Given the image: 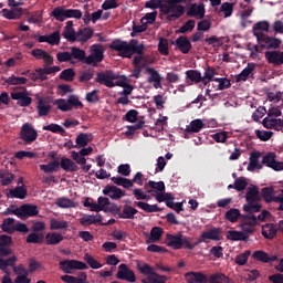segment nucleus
Listing matches in <instances>:
<instances>
[{
    "instance_id": "nucleus-1",
    "label": "nucleus",
    "mask_w": 283,
    "mask_h": 283,
    "mask_svg": "<svg viewBox=\"0 0 283 283\" xmlns=\"http://www.w3.org/2000/svg\"><path fill=\"white\" fill-rule=\"evenodd\" d=\"M245 200L248 205H243V211L245 213H260L262 205H260V189L258 186L249 187L245 193Z\"/></svg>"
},
{
    "instance_id": "nucleus-2",
    "label": "nucleus",
    "mask_w": 283,
    "mask_h": 283,
    "mask_svg": "<svg viewBox=\"0 0 283 283\" xmlns=\"http://www.w3.org/2000/svg\"><path fill=\"white\" fill-rule=\"evenodd\" d=\"M187 0H167L168 4H163L160 7V12L167 14L168 21H174V19H180L185 14V7L178 3H185Z\"/></svg>"
},
{
    "instance_id": "nucleus-3",
    "label": "nucleus",
    "mask_w": 283,
    "mask_h": 283,
    "mask_svg": "<svg viewBox=\"0 0 283 283\" xmlns=\"http://www.w3.org/2000/svg\"><path fill=\"white\" fill-rule=\"evenodd\" d=\"M166 242L168 247H171L175 250L182 249L185 247L189 251H193L196 244H191V241L182 234H167Z\"/></svg>"
},
{
    "instance_id": "nucleus-4",
    "label": "nucleus",
    "mask_w": 283,
    "mask_h": 283,
    "mask_svg": "<svg viewBox=\"0 0 283 283\" xmlns=\"http://www.w3.org/2000/svg\"><path fill=\"white\" fill-rule=\"evenodd\" d=\"M90 55L85 59L86 65H93V67H98V63L105 59V49L102 44H92L90 48Z\"/></svg>"
},
{
    "instance_id": "nucleus-5",
    "label": "nucleus",
    "mask_w": 283,
    "mask_h": 283,
    "mask_svg": "<svg viewBox=\"0 0 283 283\" xmlns=\"http://www.w3.org/2000/svg\"><path fill=\"white\" fill-rule=\"evenodd\" d=\"M11 213L20 218V220H28V218L39 216V207L36 205L23 203L19 208L12 210Z\"/></svg>"
},
{
    "instance_id": "nucleus-6",
    "label": "nucleus",
    "mask_w": 283,
    "mask_h": 283,
    "mask_svg": "<svg viewBox=\"0 0 283 283\" xmlns=\"http://www.w3.org/2000/svg\"><path fill=\"white\" fill-rule=\"evenodd\" d=\"M256 43L260 45L261 50H269V52L279 50L280 45H282V39L271 36L269 34L261 35Z\"/></svg>"
},
{
    "instance_id": "nucleus-7",
    "label": "nucleus",
    "mask_w": 283,
    "mask_h": 283,
    "mask_svg": "<svg viewBox=\"0 0 283 283\" xmlns=\"http://www.w3.org/2000/svg\"><path fill=\"white\" fill-rule=\"evenodd\" d=\"M17 264V256H10L9 259H0V271L8 272V266H13L15 275H28V270L23 264L14 266Z\"/></svg>"
},
{
    "instance_id": "nucleus-8",
    "label": "nucleus",
    "mask_w": 283,
    "mask_h": 283,
    "mask_svg": "<svg viewBox=\"0 0 283 283\" xmlns=\"http://www.w3.org/2000/svg\"><path fill=\"white\" fill-rule=\"evenodd\" d=\"M249 214H242L241 217V224H247L248 227H258L260 222H264L266 218H269V211L263 210L259 216H255L253 213L255 212H248Z\"/></svg>"
},
{
    "instance_id": "nucleus-9",
    "label": "nucleus",
    "mask_w": 283,
    "mask_h": 283,
    "mask_svg": "<svg viewBox=\"0 0 283 283\" xmlns=\"http://www.w3.org/2000/svg\"><path fill=\"white\" fill-rule=\"evenodd\" d=\"M109 49L118 52L123 59H132V41L129 43L120 40H114Z\"/></svg>"
},
{
    "instance_id": "nucleus-10",
    "label": "nucleus",
    "mask_w": 283,
    "mask_h": 283,
    "mask_svg": "<svg viewBox=\"0 0 283 283\" xmlns=\"http://www.w3.org/2000/svg\"><path fill=\"white\" fill-rule=\"evenodd\" d=\"M114 81H118V74L112 71L98 72L95 77V83L105 87H114Z\"/></svg>"
},
{
    "instance_id": "nucleus-11",
    "label": "nucleus",
    "mask_w": 283,
    "mask_h": 283,
    "mask_svg": "<svg viewBox=\"0 0 283 283\" xmlns=\"http://www.w3.org/2000/svg\"><path fill=\"white\" fill-rule=\"evenodd\" d=\"M60 266L63 273H72V271H85L87 270V264L83 261L77 260H63L60 261Z\"/></svg>"
},
{
    "instance_id": "nucleus-12",
    "label": "nucleus",
    "mask_w": 283,
    "mask_h": 283,
    "mask_svg": "<svg viewBox=\"0 0 283 283\" xmlns=\"http://www.w3.org/2000/svg\"><path fill=\"white\" fill-rule=\"evenodd\" d=\"M20 138L27 143V145H32V143L39 138V133H36V129H34L31 124L25 123L21 127Z\"/></svg>"
},
{
    "instance_id": "nucleus-13",
    "label": "nucleus",
    "mask_w": 283,
    "mask_h": 283,
    "mask_svg": "<svg viewBox=\"0 0 283 283\" xmlns=\"http://www.w3.org/2000/svg\"><path fill=\"white\" fill-rule=\"evenodd\" d=\"M209 240L220 242V240H222V228H210L209 230L203 231L199 238V244L202 242L209 244Z\"/></svg>"
},
{
    "instance_id": "nucleus-14",
    "label": "nucleus",
    "mask_w": 283,
    "mask_h": 283,
    "mask_svg": "<svg viewBox=\"0 0 283 283\" xmlns=\"http://www.w3.org/2000/svg\"><path fill=\"white\" fill-rule=\"evenodd\" d=\"M277 155L275 153H268L262 157V166L269 167L274 171H283V161H277Z\"/></svg>"
},
{
    "instance_id": "nucleus-15",
    "label": "nucleus",
    "mask_w": 283,
    "mask_h": 283,
    "mask_svg": "<svg viewBox=\"0 0 283 283\" xmlns=\"http://www.w3.org/2000/svg\"><path fill=\"white\" fill-rule=\"evenodd\" d=\"M264 57L270 65H274L275 67L283 65V51H277V49L274 51H265Z\"/></svg>"
},
{
    "instance_id": "nucleus-16",
    "label": "nucleus",
    "mask_w": 283,
    "mask_h": 283,
    "mask_svg": "<svg viewBox=\"0 0 283 283\" xmlns=\"http://www.w3.org/2000/svg\"><path fill=\"white\" fill-rule=\"evenodd\" d=\"M116 277L117 280H125L130 283L136 282V273H134V270H130L125 263H122L118 266Z\"/></svg>"
},
{
    "instance_id": "nucleus-17",
    "label": "nucleus",
    "mask_w": 283,
    "mask_h": 283,
    "mask_svg": "<svg viewBox=\"0 0 283 283\" xmlns=\"http://www.w3.org/2000/svg\"><path fill=\"white\" fill-rule=\"evenodd\" d=\"M146 74H149L147 81L148 83H153L155 90H160V87H163V76L156 69L149 66L146 67Z\"/></svg>"
},
{
    "instance_id": "nucleus-18",
    "label": "nucleus",
    "mask_w": 283,
    "mask_h": 283,
    "mask_svg": "<svg viewBox=\"0 0 283 283\" xmlns=\"http://www.w3.org/2000/svg\"><path fill=\"white\" fill-rule=\"evenodd\" d=\"M31 55H33L36 61H44L45 65H52L54 63V57L43 49H33Z\"/></svg>"
},
{
    "instance_id": "nucleus-19",
    "label": "nucleus",
    "mask_w": 283,
    "mask_h": 283,
    "mask_svg": "<svg viewBox=\"0 0 283 283\" xmlns=\"http://www.w3.org/2000/svg\"><path fill=\"white\" fill-rule=\"evenodd\" d=\"M104 196H109L112 200H120V198H125V191L116 186H105L103 189Z\"/></svg>"
},
{
    "instance_id": "nucleus-20",
    "label": "nucleus",
    "mask_w": 283,
    "mask_h": 283,
    "mask_svg": "<svg viewBox=\"0 0 283 283\" xmlns=\"http://www.w3.org/2000/svg\"><path fill=\"white\" fill-rule=\"evenodd\" d=\"M176 49L180 51L181 54H189L191 52V41L185 35H180L175 41Z\"/></svg>"
},
{
    "instance_id": "nucleus-21",
    "label": "nucleus",
    "mask_w": 283,
    "mask_h": 283,
    "mask_svg": "<svg viewBox=\"0 0 283 283\" xmlns=\"http://www.w3.org/2000/svg\"><path fill=\"white\" fill-rule=\"evenodd\" d=\"M277 231H280L279 226L276 227L274 223H265L262 226L261 234L265 240H273L276 238Z\"/></svg>"
},
{
    "instance_id": "nucleus-22",
    "label": "nucleus",
    "mask_w": 283,
    "mask_h": 283,
    "mask_svg": "<svg viewBox=\"0 0 283 283\" xmlns=\"http://www.w3.org/2000/svg\"><path fill=\"white\" fill-rule=\"evenodd\" d=\"M270 28H271V24L269 23V21H259L253 25L252 32L255 39L258 40L261 36H266V33L264 32H269Z\"/></svg>"
},
{
    "instance_id": "nucleus-23",
    "label": "nucleus",
    "mask_w": 283,
    "mask_h": 283,
    "mask_svg": "<svg viewBox=\"0 0 283 283\" xmlns=\"http://www.w3.org/2000/svg\"><path fill=\"white\" fill-rule=\"evenodd\" d=\"M252 258L253 260H256L258 262H263L264 264H269L270 262H277V255H269V253L262 250L254 251Z\"/></svg>"
},
{
    "instance_id": "nucleus-24",
    "label": "nucleus",
    "mask_w": 283,
    "mask_h": 283,
    "mask_svg": "<svg viewBox=\"0 0 283 283\" xmlns=\"http://www.w3.org/2000/svg\"><path fill=\"white\" fill-rule=\"evenodd\" d=\"M185 277L188 283H209V276L202 272H187Z\"/></svg>"
},
{
    "instance_id": "nucleus-25",
    "label": "nucleus",
    "mask_w": 283,
    "mask_h": 283,
    "mask_svg": "<svg viewBox=\"0 0 283 283\" xmlns=\"http://www.w3.org/2000/svg\"><path fill=\"white\" fill-rule=\"evenodd\" d=\"M11 98L12 101H18L20 107H29V105H32V97L28 96L25 92L11 93Z\"/></svg>"
},
{
    "instance_id": "nucleus-26",
    "label": "nucleus",
    "mask_w": 283,
    "mask_h": 283,
    "mask_svg": "<svg viewBox=\"0 0 283 283\" xmlns=\"http://www.w3.org/2000/svg\"><path fill=\"white\" fill-rule=\"evenodd\" d=\"M103 222V216L101 214H86L80 219L82 227H90L92 224H101Z\"/></svg>"
},
{
    "instance_id": "nucleus-27",
    "label": "nucleus",
    "mask_w": 283,
    "mask_h": 283,
    "mask_svg": "<svg viewBox=\"0 0 283 283\" xmlns=\"http://www.w3.org/2000/svg\"><path fill=\"white\" fill-rule=\"evenodd\" d=\"M92 36H94V30L92 28H83L76 32L75 41L87 43Z\"/></svg>"
},
{
    "instance_id": "nucleus-28",
    "label": "nucleus",
    "mask_w": 283,
    "mask_h": 283,
    "mask_svg": "<svg viewBox=\"0 0 283 283\" xmlns=\"http://www.w3.org/2000/svg\"><path fill=\"white\" fill-rule=\"evenodd\" d=\"M134 207H138V209H142L146 213H158V211H163V208H159L158 205H149L145 201H135Z\"/></svg>"
},
{
    "instance_id": "nucleus-29",
    "label": "nucleus",
    "mask_w": 283,
    "mask_h": 283,
    "mask_svg": "<svg viewBox=\"0 0 283 283\" xmlns=\"http://www.w3.org/2000/svg\"><path fill=\"white\" fill-rule=\"evenodd\" d=\"M254 71L255 64L248 63L247 67L243 69L241 73L235 76L237 83H242V81H249V77L253 74Z\"/></svg>"
},
{
    "instance_id": "nucleus-30",
    "label": "nucleus",
    "mask_w": 283,
    "mask_h": 283,
    "mask_svg": "<svg viewBox=\"0 0 283 283\" xmlns=\"http://www.w3.org/2000/svg\"><path fill=\"white\" fill-rule=\"evenodd\" d=\"M260 156H262V153L260 151H253L250 154L248 171H255V169H262V164H260Z\"/></svg>"
},
{
    "instance_id": "nucleus-31",
    "label": "nucleus",
    "mask_w": 283,
    "mask_h": 283,
    "mask_svg": "<svg viewBox=\"0 0 283 283\" xmlns=\"http://www.w3.org/2000/svg\"><path fill=\"white\" fill-rule=\"evenodd\" d=\"M62 36H64L66 39V41H70L71 43L76 42V31H74V22L73 21L66 22V25L64 28Z\"/></svg>"
},
{
    "instance_id": "nucleus-32",
    "label": "nucleus",
    "mask_w": 283,
    "mask_h": 283,
    "mask_svg": "<svg viewBox=\"0 0 283 283\" xmlns=\"http://www.w3.org/2000/svg\"><path fill=\"white\" fill-rule=\"evenodd\" d=\"M36 109H38L39 116H48V114L52 112V106L50 105V103H48V101H45V98L39 97Z\"/></svg>"
},
{
    "instance_id": "nucleus-33",
    "label": "nucleus",
    "mask_w": 283,
    "mask_h": 283,
    "mask_svg": "<svg viewBox=\"0 0 283 283\" xmlns=\"http://www.w3.org/2000/svg\"><path fill=\"white\" fill-rule=\"evenodd\" d=\"M50 17H53L55 21H60V23H63V21L67 19V9L63 6L55 7L50 13Z\"/></svg>"
},
{
    "instance_id": "nucleus-34",
    "label": "nucleus",
    "mask_w": 283,
    "mask_h": 283,
    "mask_svg": "<svg viewBox=\"0 0 283 283\" xmlns=\"http://www.w3.org/2000/svg\"><path fill=\"white\" fill-rule=\"evenodd\" d=\"M62 240H64L63 234L57 232H48L45 235L48 247H56V244H61Z\"/></svg>"
},
{
    "instance_id": "nucleus-35",
    "label": "nucleus",
    "mask_w": 283,
    "mask_h": 283,
    "mask_svg": "<svg viewBox=\"0 0 283 283\" xmlns=\"http://www.w3.org/2000/svg\"><path fill=\"white\" fill-rule=\"evenodd\" d=\"M263 127L265 129H274L275 132H282L283 129L280 118L265 117L263 119Z\"/></svg>"
},
{
    "instance_id": "nucleus-36",
    "label": "nucleus",
    "mask_w": 283,
    "mask_h": 283,
    "mask_svg": "<svg viewBox=\"0 0 283 283\" xmlns=\"http://www.w3.org/2000/svg\"><path fill=\"white\" fill-rule=\"evenodd\" d=\"M136 213H138V209L129 206V205H125L123 207L122 212L119 213V219L122 220H134Z\"/></svg>"
},
{
    "instance_id": "nucleus-37",
    "label": "nucleus",
    "mask_w": 283,
    "mask_h": 283,
    "mask_svg": "<svg viewBox=\"0 0 283 283\" xmlns=\"http://www.w3.org/2000/svg\"><path fill=\"white\" fill-rule=\"evenodd\" d=\"M28 196V189L23 186H17L14 189H10L7 198H18L19 200H25Z\"/></svg>"
},
{
    "instance_id": "nucleus-38",
    "label": "nucleus",
    "mask_w": 283,
    "mask_h": 283,
    "mask_svg": "<svg viewBox=\"0 0 283 283\" xmlns=\"http://www.w3.org/2000/svg\"><path fill=\"white\" fill-rule=\"evenodd\" d=\"M201 129H205L202 119H193L186 126V134H198Z\"/></svg>"
},
{
    "instance_id": "nucleus-39",
    "label": "nucleus",
    "mask_w": 283,
    "mask_h": 283,
    "mask_svg": "<svg viewBox=\"0 0 283 283\" xmlns=\"http://www.w3.org/2000/svg\"><path fill=\"white\" fill-rule=\"evenodd\" d=\"M60 167L63 169V171H70L71 174L78 171V166L76 163L66 157L61 158Z\"/></svg>"
},
{
    "instance_id": "nucleus-40",
    "label": "nucleus",
    "mask_w": 283,
    "mask_h": 283,
    "mask_svg": "<svg viewBox=\"0 0 283 283\" xmlns=\"http://www.w3.org/2000/svg\"><path fill=\"white\" fill-rule=\"evenodd\" d=\"M22 15H23L22 8H15L13 10L2 9V17H4V19L17 20V19H21Z\"/></svg>"
},
{
    "instance_id": "nucleus-41",
    "label": "nucleus",
    "mask_w": 283,
    "mask_h": 283,
    "mask_svg": "<svg viewBox=\"0 0 283 283\" xmlns=\"http://www.w3.org/2000/svg\"><path fill=\"white\" fill-rule=\"evenodd\" d=\"M227 238L232 242H247L249 240V235L247 233H242L237 230H230L227 234Z\"/></svg>"
},
{
    "instance_id": "nucleus-42",
    "label": "nucleus",
    "mask_w": 283,
    "mask_h": 283,
    "mask_svg": "<svg viewBox=\"0 0 283 283\" xmlns=\"http://www.w3.org/2000/svg\"><path fill=\"white\" fill-rule=\"evenodd\" d=\"M242 216L243 214L240 212V209L232 208L226 212L224 218L228 220V222L234 224V222H238V220H242Z\"/></svg>"
},
{
    "instance_id": "nucleus-43",
    "label": "nucleus",
    "mask_w": 283,
    "mask_h": 283,
    "mask_svg": "<svg viewBox=\"0 0 283 283\" xmlns=\"http://www.w3.org/2000/svg\"><path fill=\"white\" fill-rule=\"evenodd\" d=\"M43 240H45L44 233L33 232L27 235L25 242L27 244H43Z\"/></svg>"
},
{
    "instance_id": "nucleus-44",
    "label": "nucleus",
    "mask_w": 283,
    "mask_h": 283,
    "mask_svg": "<svg viewBox=\"0 0 283 283\" xmlns=\"http://www.w3.org/2000/svg\"><path fill=\"white\" fill-rule=\"evenodd\" d=\"M205 4H192L188 11V17H198L199 19H205Z\"/></svg>"
},
{
    "instance_id": "nucleus-45",
    "label": "nucleus",
    "mask_w": 283,
    "mask_h": 283,
    "mask_svg": "<svg viewBox=\"0 0 283 283\" xmlns=\"http://www.w3.org/2000/svg\"><path fill=\"white\" fill-rule=\"evenodd\" d=\"M214 12L217 14H220L221 12H223L224 19H229V17H231L233 14V3L231 2H223L219 8L214 9Z\"/></svg>"
},
{
    "instance_id": "nucleus-46",
    "label": "nucleus",
    "mask_w": 283,
    "mask_h": 283,
    "mask_svg": "<svg viewBox=\"0 0 283 283\" xmlns=\"http://www.w3.org/2000/svg\"><path fill=\"white\" fill-rule=\"evenodd\" d=\"M208 283H231V279L222 272H217L208 277Z\"/></svg>"
},
{
    "instance_id": "nucleus-47",
    "label": "nucleus",
    "mask_w": 283,
    "mask_h": 283,
    "mask_svg": "<svg viewBox=\"0 0 283 283\" xmlns=\"http://www.w3.org/2000/svg\"><path fill=\"white\" fill-rule=\"evenodd\" d=\"M187 81H191V83H200V81L205 82V77H202V73L198 70H188L186 71Z\"/></svg>"
},
{
    "instance_id": "nucleus-48",
    "label": "nucleus",
    "mask_w": 283,
    "mask_h": 283,
    "mask_svg": "<svg viewBox=\"0 0 283 283\" xmlns=\"http://www.w3.org/2000/svg\"><path fill=\"white\" fill-rule=\"evenodd\" d=\"M262 193V198L264 200V202H275V198H277V196H275V190L273 188L270 187H265L261 190Z\"/></svg>"
},
{
    "instance_id": "nucleus-49",
    "label": "nucleus",
    "mask_w": 283,
    "mask_h": 283,
    "mask_svg": "<svg viewBox=\"0 0 283 283\" xmlns=\"http://www.w3.org/2000/svg\"><path fill=\"white\" fill-rule=\"evenodd\" d=\"M71 59H75V61H81L85 63V59H87L85 50L73 46L71 48Z\"/></svg>"
},
{
    "instance_id": "nucleus-50",
    "label": "nucleus",
    "mask_w": 283,
    "mask_h": 283,
    "mask_svg": "<svg viewBox=\"0 0 283 283\" xmlns=\"http://www.w3.org/2000/svg\"><path fill=\"white\" fill-rule=\"evenodd\" d=\"M14 222H15L14 218L3 219L2 224H1L2 231L4 233H9V234L14 233V226H15Z\"/></svg>"
},
{
    "instance_id": "nucleus-51",
    "label": "nucleus",
    "mask_w": 283,
    "mask_h": 283,
    "mask_svg": "<svg viewBox=\"0 0 283 283\" xmlns=\"http://www.w3.org/2000/svg\"><path fill=\"white\" fill-rule=\"evenodd\" d=\"M42 129L43 132H52V134H60V136H65L66 134L65 128H63V126L54 123L43 126Z\"/></svg>"
},
{
    "instance_id": "nucleus-52",
    "label": "nucleus",
    "mask_w": 283,
    "mask_h": 283,
    "mask_svg": "<svg viewBox=\"0 0 283 283\" xmlns=\"http://www.w3.org/2000/svg\"><path fill=\"white\" fill-rule=\"evenodd\" d=\"M59 167H61V163H59V160H53L48 165H40V169L41 171H44V174H54V171L59 170Z\"/></svg>"
},
{
    "instance_id": "nucleus-53",
    "label": "nucleus",
    "mask_w": 283,
    "mask_h": 283,
    "mask_svg": "<svg viewBox=\"0 0 283 283\" xmlns=\"http://www.w3.org/2000/svg\"><path fill=\"white\" fill-rule=\"evenodd\" d=\"M144 51H145V44H139L138 40L136 39L130 40L132 56H134V54L143 55Z\"/></svg>"
},
{
    "instance_id": "nucleus-54",
    "label": "nucleus",
    "mask_w": 283,
    "mask_h": 283,
    "mask_svg": "<svg viewBox=\"0 0 283 283\" xmlns=\"http://www.w3.org/2000/svg\"><path fill=\"white\" fill-rule=\"evenodd\" d=\"M67 227H69L67 221H59L55 218H52L50 220L51 231H59V230L67 229Z\"/></svg>"
},
{
    "instance_id": "nucleus-55",
    "label": "nucleus",
    "mask_w": 283,
    "mask_h": 283,
    "mask_svg": "<svg viewBox=\"0 0 283 283\" xmlns=\"http://www.w3.org/2000/svg\"><path fill=\"white\" fill-rule=\"evenodd\" d=\"M0 176H2L0 177L2 187H8V185H12L14 181V174L10 171H0Z\"/></svg>"
},
{
    "instance_id": "nucleus-56",
    "label": "nucleus",
    "mask_w": 283,
    "mask_h": 283,
    "mask_svg": "<svg viewBox=\"0 0 283 283\" xmlns=\"http://www.w3.org/2000/svg\"><path fill=\"white\" fill-rule=\"evenodd\" d=\"M55 205L60 207V209H72L76 207V205H74L71 199H67L65 197L57 198Z\"/></svg>"
},
{
    "instance_id": "nucleus-57",
    "label": "nucleus",
    "mask_w": 283,
    "mask_h": 283,
    "mask_svg": "<svg viewBox=\"0 0 283 283\" xmlns=\"http://www.w3.org/2000/svg\"><path fill=\"white\" fill-rule=\"evenodd\" d=\"M137 269L139 273H142V275H147V277H149L150 275H156V270L147 263H144L143 265L138 264Z\"/></svg>"
},
{
    "instance_id": "nucleus-58",
    "label": "nucleus",
    "mask_w": 283,
    "mask_h": 283,
    "mask_svg": "<svg viewBox=\"0 0 283 283\" xmlns=\"http://www.w3.org/2000/svg\"><path fill=\"white\" fill-rule=\"evenodd\" d=\"M4 83H7V85H25V83H28V78L11 75L4 81Z\"/></svg>"
},
{
    "instance_id": "nucleus-59",
    "label": "nucleus",
    "mask_w": 283,
    "mask_h": 283,
    "mask_svg": "<svg viewBox=\"0 0 283 283\" xmlns=\"http://www.w3.org/2000/svg\"><path fill=\"white\" fill-rule=\"evenodd\" d=\"M75 76H76V72H74V69H65L60 74V78L62 81H67V82L74 81Z\"/></svg>"
},
{
    "instance_id": "nucleus-60",
    "label": "nucleus",
    "mask_w": 283,
    "mask_h": 283,
    "mask_svg": "<svg viewBox=\"0 0 283 283\" xmlns=\"http://www.w3.org/2000/svg\"><path fill=\"white\" fill-rule=\"evenodd\" d=\"M46 43H49V45H59V43H61V32L54 31L46 35Z\"/></svg>"
},
{
    "instance_id": "nucleus-61",
    "label": "nucleus",
    "mask_w": 283,
    "mask_h": 283,
    "mask_svg": "<svg viewBox=\"0 0 283 283\" xmlns=\"http://www.w3.org/2000/svg\"><path fill=\"white\" fill-rule=\"evenodd\" d=\"M84 260L91 269H103V264H101V262L94 259L91 254H85Z\"/></svg>"
},
{
    "instance_id": "nucleus-62",
    "label": "nucleus",
    "mask_w": 283,
    "mask_h": 283,
    "mask_svg": "<svg viewBox=\"0 0 283 283\" xmlns=\"http://www.w3.org/2000/svg\"><path fill=\"white\" fill-rule=\"evenodd\" d=\"M213 81L216 83H219L218 88H217L219 91L229 90V87H231V80H229L227 77H216Z\"/></svg>"
},
{
    "instance_id": "nucleus-63",
    "label": "nucleus",
    "mask_w": 283,
    "mask_h": 283,
    "mask_svg": "<svg viewBox=\"0 0 283 283\" xmlns=\"http://www.w3.org/2000/svg\"><path fill=\"white\" fill-rule=\"evenodd\" d=\"M99 93L101 91L98 90H93L92 92L86 93L85 101L87 103H98V101H101V96H98Z\"/></svg>"
},
{
    "instance_id": "nucleus-64",
    "label": "nucleus",
    "mask_w": 283,
    "mask_h": 283,
    "mask_svg": "<svg viewBox=\"0 0 283 283\" xmlns=\"http://www.w3.org/2000/svg\"><path fill=\"white\" fill-rule=\"evenodd\" d=\"M143 280H147L148 283H165L167 280V276L160 275L155 272V274H150V276H147L146 279H143Z\"/></svg>"
}]
</instances>
